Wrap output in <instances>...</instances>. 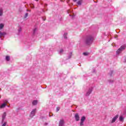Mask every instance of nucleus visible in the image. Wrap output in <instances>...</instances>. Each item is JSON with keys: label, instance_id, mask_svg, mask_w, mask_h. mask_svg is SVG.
Wrapping results in <instances>:
<instances>
[{"label": "nucleus", "instance_id": "obj_1", "mask_svg": "<svg viewBox=\"0 0 126 126\" xmlns=\"http://www.w3.org/2000/svg\"><path fill=\"white\" fill-rule=\"evenodd\" d=\"M126 45H123L117 51V54H120V53L122 52V51H124L126 49Z\"/></svg>", "mask_w": 126, "mask_h": 126}, {"label": "nucleus", "instance_id": "obj_2", "mask_svg": "<svg viewBox=\"0 0 126 126\" xmlns=\"http://www.w3.org/2000/svg\"><path fill=\"white\" fill-rule=\"evenodd\" d=\"M3 103L1 105V106H0V108H4L6 105H7V103H8V101H7V100H3Z\"/></svg>", "mask_w": 126, "mask_h": 126}, {"label": "nucleus", "instance_id": "obj_3", "mask_svg": "<svg viewBox=\"0 0 126 126\" xmlns=\"http://www.w3.org/2000/svg\"><path fill=\"white\" fill-rule=\"evenodd\" d=\"M86 118H85V117L83 116L82 117L81 119V122H80V126H83V124L84 123V121H85V119Z\"/></svg>", "mask_w": 126, "mask_h": 126}, {"label": "nucleus", "instance_id": "obj_4", "mask_svg": "<svg viewBox=\"0 0 126 126\" xmlns=\"http://www.w3.org/2000/svg\"><path fill=\"white\" fill-rule=\"evenodd\" d=\"M35 113H36V109H33L31 113V117L32 118V117H34L35 116Z\"/></svg>", "mask_w": 126, "mask_h": 126}, {"label": "nucleus", "instance_id": "obj_5", "mask_svg": "<svg viewBox=\"0 0 126 126\" xmlns=\"http://www.w3.org/2000/svg\"><path fill=\"white\" fill-rule=\"evenodd\" d=\"M119 118V115H116L114 118H113L111 123H115L117 121V119Z\"/></svg>", "mask_w": 126, "mask_h": 126}, {"label": "nucleus", "instance_id": "obj_6", "mask_svg": "<svg viewBox=\"0 0 126 126\" xmlns=\"http://www.w3.org/2000/svg\"><path fill=\"white\" fill-rule=\"evenodd\" d=\"M75 119L76 121H79L80 118H79V115H78V114L77 113L75 114Z\"/></svg>", "mask_w": 126, "mask_h": 126}, {"label": "nucleus", "instance_id": "obj_7", "mask_svg": "<svg viewBox=\"0 0 126 126\" xmlns=\"http://www.w3.org/2000/svg\"><path fill=\"white\" fill-rule=\"evenodd\" d=\"M63 123V120H61L59 123V126H64Z\"/></svg>", "mask_w": 126, "mask_h": 126}, {"label": "nucleus", "instance_id": "obj_8", "mask_svg": "<svg viewBox=\"0 0 126 126\" xmlns=\"http://www.w3.org/2000/svg\"><path fill=\"white\" fill-rule=\"evenodd\" d=\"M91 92H92V89H90L89 91L87 93V95L88 96V95H90Z\"/></svg>", "mask_w": 126, "mask_h": 126}, {"label": "nucleus", "instance_id": "obj_9", "mask_svg": "<svg viewBox=\"0 0 126 126\" xmlns=\"http://www.w3.org/2000/svg\"><path fill=\"white\" fill-rule=\"evenodd\" d=\"M5 116H6V114L5 113H4L2 115V123H3V120H4V118H5Z\"/></svg>", "mask_w": 126, "mask_h": 126}, {"label": "nucleus", "instance_id": "obj_10", "mask_svg": "<svg viewBox=\"0 0 126 126\" xmlns=\"http://www.w3.org/2000/svg\"><path fill=\"white\" fill-rule=\"evenodd\" d=\"M4 35H5V33L4 32H0V38L1 37H3V36H4Z\"/></svg>", "mask_w": 126, "mask_h": 126}, {"label": "nucleus", "instance_id": "obj_11", "mask_svg": "<svg viewBox=\"0 0 126 126\" xmlns=\"http://www.w3.org/2000/svg\"><path fill=\"white\" fill-rule=\"evenodd\" d=\"M38 104V101L34 100L32 101V105H37Z\"/></svg>", "mask_w": 126, "mask_h": 126}, {"label": "nucleus", "instance_id": "obj_12", "mask_svg": "<svg viewBox=\"0 0 126 126\" xmlns=\"http://www.w3.org/2000/svg\"><path fill=\"white\" fill-rule=\"evenodd\" d=\"M81 3H82V0H80L77 2V4L79 5H81Z\"/></svg>", "mask_w": 126, "mask_h": 126}, {"label": "nucleus", "instance_id": "obj_13", "mask_svg": "<svg viewBox=\"0 0 126 126\" xmlns=\"http://www.w3.org/2000/svg\"><path fill=\"white\" fill-rule=\"evenodd\" d=\"M119 120L121 121V122H124V117H123V116H120Z\"/></svg>", "mask_w": 126, "mask_h": 126}, {"label": "nucleus", "instance_id": "obj_14", "mask_svg": "<svg viewBox=\"0 0 126 126\" xmlns=\"http://www.w3.org/2000/svg\"><path fill=\"white\" fill-rule=\"evenodd\" d=\"M4 26V25H3V24H0V29H2V28H3Z\"/></svg>", "mask_w": 126, "mask_h": 126}, {"label": "nucleus", "instance_id": "obj_15", "mask_svg": "<svg viewBox=\"0 0 126 126\" xmlns=\"http://www.w3.org/2000/svg\"><path fill=\"white\" fill-rule=\"evenodd\" d=\"M2 15V9H0V16Z\"/></svg>", "mask_w": 126, "mask_h": 126}, {"label": "nucleus", "instance_id": "obj_16", "mask_svg": "<svg viewBox=\"0 0 126 126\" xmlns=\"http://www.w3.org/2000/svg\"><path fill=\"white\" fill-rule=\"evenodd\" d=\"M6 60L8 62L10 60L9 56H6Z\"/></svg>", "mask_w": 126, "mask_h": 126}, {"label": "nucleus", "instance_id": "obj_17", "mask_svg": "<svg viewBox=\"0 0 126 126\" xmlns=\"http://www.w3.org/2000/svg\"><path fill=\"white\" fill-rule=\"evenodd\" d=\"M63 37H64V38H65V39H66V33L64 34Z\"/></svg>", "mask_w": 126, "mask_h": 126}, {"label": "nucleus", "instance_id": "obj_18", "mask_svg": "<svg viewBox=\"0 0 126 126\" xmlns=\"http://www.w3.org/2000/svg\"><path fill=\"white\" fill-rule=\"evenodd\" d=\"M6 126V122L4 123V124H3L2 126Z\"/></svg>", "mask_w": 126, "mask_h": 126}, {"label": "nucleus", "instance_id": "obj_19", "mask_svg": "<svg viewBox=\"0 0 126 126\" xmlns=\"http://www.w3.org/2000/svg\"><path fill=\"white\" fill-rule=\"evenodd\" d=\"M60 111V107H57V112H59Z\"/></svg>", "mask_w": 126, "mask_h": 126}, {"label": "nucleus", "instance_id": "obj_20", "mask_svg": "<svg viewBox=\"0 0 126 126\" xmlns=\"http://www.w3.org/2000/svg\"><path fill=\"white\" fill-rule=\"evenodd\" d=\"M27 16H28V13H26V15H25V18H26L27 17Z\"/></svg>", "mask_w": 126, "mask_h": 126}, {"label": "nucleus", "instance_id": "obj_21", "mask_svg": "<svg viewBox=\"0 0 126 126\" xmlns=\"http://www.w3.org/2000/svg\"><path fill=\"white\" fill-rule=\"evenodd\" d=\"M21 30H22L21 28H20L18 30L19 32H21Z\"/></svg>", "mask_w": 126, "mask_h": 126}, {"label": "nucleus", "instance_id": "obj_22", "mask_svg": "<svg viewBox=\"0 0 126 126\" xmlns=\"http://www.w3.org/2000/svg\"><path fill=\"white\" fill-rule=\"evenodd\" d=\"M83 55H84V56H87V53H84Z\"/></svg>", "mask_w": 126, "mask_h": 126}, {"label": "nucleus", "instance_id": "obj_23", "mask_svg": "<svg viewBox=\"0 0 126 126\" xmlns=\"http://www.w3.org/2000/svg\"><path fill=\"white\" fill-rule=\"evenodd\" d=\"M60 53H63V50H61L60 51Z\"/></svg>", "mask_w": 126, "mask_h": 126}, {"label": "nucleus", "instance_id": "obj_24", "mask_svg": "<svg viewBox=\"0 0 126 126\" xmlns=\"http://www.w3.org/2000/svg\"><path fill=\"white\" fill-rule=\"evenodd\" d=\"M89 42H92V40L91 39H90Z\"/></svg>", "mask_w": 126, "mask_h": 126}, {"label": "nucleus", "instance_id": "obj_25", "mask_svg": "<svg viewBox=\"0 0 126 126\" xmlns=\"http://www.w3.org/2000/svg\"><path fill=\"white\" fill-rule=\"evenodd\" d=\"M76 0H73V1L75 2V1H76Z\"/></svg>", "mask_w": 126, "mask_h": 126}, {"label": "nucleus", "instance_id": "obj_26", "mask_svg": "<svg viewBox=\"0 0 126 126\" xmlns=\"http://www.w3.org/2000/svg\"><path fill=\"white\" fill-rule=\"evenodd\" d=\"M31 6H33V4H31Z\"/></svg>", "mask_w": 126, "mask_h": 126}, {"label": "nucleus", "instance_id": "obj_27", "mask_svg": "<svg viewBox=\"0 0 126 126\" xmlns=\"http://www.w3.org/2000/svg\"><path fill=\"white\" fill-rule=\"evenodd\" d=\"M87 43L88 44V42H87Z\"/></svg>", "mask_w": 126, "mask_h": 126}]
</instances>
